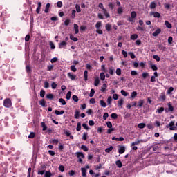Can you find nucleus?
<instances>
[{"label": "nucleus", "mask_w": 177, "mask_h": 177, "mask_svg": "<svg viewBox=\"0 0 177 177\" xmlns=\"http://www.w3.org/2000/svg\"><path fill=\"white\" fill-rule=\"evenodd\" d=\"M74 31L75 34H78L80 32V30L78 29V24H74Z\"/></svg>", "instance_id": "2eb2a0df"}, {"label": "nucleus", "mask_w": 177, "mask_h": 177, "mask_svg": "<svg viewBox=\"0 0 177 177\" xmlns=\"http://www.w3.org/2000/svg\"><path fill=\"white\" fill-rule=\"evenodd\" d=\"M136 96H138V93L136 91H133L131 93V99H135Z\"/></svg>", "instance_id": "58836bf2"}, {"label": "nucleus", "mask_w": 177, "mask_h": 177, "mask_svg": "<svg viewBox=\"0 0 177 177\" xmlns=\"http://www.w3.org/2000/svg\"><path fill=\"white\" fill-rule=\"evenodd\" d=\"M150 16H153V17L160 19L161 17V14H160L158 12H150Z\"/></svg>", "instance_id": "7ed1b4c3"}, {"label": "nucleus", "mask_w": 177, "mask_h": 177, "mask_svg": "<svg viewBox=\"0 0 177 177\" xmlns=\"http://www.w3.org/2000/svg\"><path fill=\"white\" fill-rule=\"evenodd\" d=\"M150 9H156V2L152 1L149 5Z\"/></svg>", "instance_id": "e433bc0d"}, {"label": "nucleus", "mask_w": 177, "mask_h": 177, "mask_svg": "<svg viewBox=\"0 0 177 177\" xmlns=\"http://www.w3.org/2000/svg\"><path fill=\"white\" fill-rule=\"evenodd\" d=\"M52 173L50 171H46L44 177H51Z\"/></svg>", "instance_id": "49530a36"}, {"label": "nucleus", "mask_w": 177, "mask_h": 177, "mask_svg": "<svg viewBox=\"0 0 177 177\" xmlns=\"http://www.w3.org/2000/svg\"><path fill=\"white\" fill-rule=\"evenodd\" d=\"M84 81H88V71L85 70L84 72Z\"/></svg>", "instance_id": "c85d7f7f"}, {"label": "nucleus", "mask_w": 177, "mask_h": 177, "mask_svg": "<svg viewBox=\"0 0 177 177\" xmlns=\"http://www.w3.org/2000/svg\"><path fill=\"white\" fill-rule=\"evenodd\" d=\"M102 12L104 14L105 17L106 19H109V17H110V14H109V12H107V10H106V8H103L102 9Z\"/></svg>", "instance_id": "dca6fc26"}, {"label": "nucleus", "mask_w": 177, "mask_h": 177, "mask_svg": "<svg viewBox=\"0 0 177 177\" xmlns=\"http://www.w3.org/2000/svg\"><path fill=\"white\" fill-rule=\"evenodd\" d=\"M59 49H62L64 48V46H67V42L62 41L61 43H59Z\"/></svg>", "instance_id": "9b49d317"}, {"label": "nucleus", "mask_w": 177, "mask_h": 177, "mask_svg": "<svg viewBox=\"0 0 177 177\" xmlns=\"http://www.w3.org/2000/svg\"><path fill=\"white\" fill-rule=\"evenodd\" d=\"M118 153L119 154H124L125 153V147L119 146Z\"/></svg>", "instance_id": "39448f33"}, {"label": "nucleus", "mask_w": 177, "mask_h": 177, "mask_svg": "<svg viewBox=\"0 0 177 177\" xmlns=\"http://www.w3.org/2000/svg\"><path fill=\"white\" fill-rule=\"evenodd\" d=\"M122 104H124V100L123 99H120L118 102V106L119 107H122Z\"/></svg>", "instance_id": "f704fd0d"}, {"label": "nucleus", "mask_w": 177, "mask_h": 177, "mask_svg": "<svg viewBox=\"0 0 177 177\" xmlns=\"http://www.w3.org/2000/svg\"><path fill=\"white\" fill-rule=\"evenodd\" d=\"M117 12H118V15H122V13H123L124 12L122 7L118 8Z\"/></svg>", "instance_id": "4c0bfd02"}, {"label": "nucleus", "mask_w": 177, "mask_h": 177, "mask_svg": "<svg viewBox=\"0 0 177 177\" xmlns=\"http://www.w3.org/2000/svg\"><path fill=\"white\" fill-rule=\"evenodd\" d=\"M106 31H111V25L110 24H106L105 26Z\"/></svg>", "instance_id": "473e14b6"}, {"label": "nucleus", "mask_w": 177, "mask_h": 177, "mask_svg": "<svg viewBox=\"0 0 177 177\" xmlns=\"http://www.w3.org/2000/svg\"><path fill=\"white\" fill-rule=\"evenodd\" d=\"M145 104V100L140 99L138 101V107H143V104Z\"/></svg>", "instance_id": "4468645a"}, {"label": "nucleus", "mask_w": 177, "mask_h": 177, "mask_svg": "<svg viewBox=\"0 0 177 177\" xmlns=\"http://www.w3.org/2000/svg\"><path fill=\"white\" fill-rule=\"evenodd\" d=\"M114 149V147L113 146H111L109 148H106L105 149V152L106 153H110L111 151H113V149Z\"/></svg>", "instance_id": "c9c22d12"}, {"label": "nucleus", "mask_w": 177, "mask_h": 177, "mask_svg": "<svg viewBox=\"0 0 177 177\" xmlns=\"http://www.w3.org/2000/svg\"><path fill=\"white\" fill-rule=\"evenodd\" d=\"M29 139H34L35 138V133L30 132V135L28 136Z\"/></svg>", "instance_id": "a18cd8bd"}, {"label": "nucleus", "mask_w": 177, "mask_h": 177, "mask_svg": "<svg viewBox=\"0 0 177 177\" xmlns=\"http://www.w3.org/2000/svg\"><path fill=\"white\" fill-rule=\"evenodd\" d=\"M73 100H74L75 102H78V97L77 95H73L72 96Z\"/></svg>", "instance_id": "338daca9"}, {"label": "nucleus", "mask_w": 177, "mask_h": 177, "mask_svg": "<svg viewBox=\"0 0 177 177\" xmlns=\"http://www.w3.org/2000/svg\"><path fill=\"white\" fill-rule=\"evenodd\" d=\"M58 169L60 171V172H64V166L59 165Z\"/></svg>", "instance_id": "680f3d73"}, {"label": "nucleus", "mask_w": 177, "mask_h": 177, "mask_svg": "<svg viewBox=\"0 0 177 177\" xmlns=\"http://www.w3.org/2000/svg\"><path fill=\"white\" fill-rule=\"evenodd\" d=\"M107 84L106 83L103 84L102 87L101 88V92H106V88Z\"/></svg>", "instance_id": "37998d69"}, {"label": "nucleus", "mask_w": 177, "mask_h": 177, "mask_svg": "<svg viewBox=\"0 0 177 177\" xmlns=\"http://www.w3.org/2000/svg\"><path fill=\"white\" fill-rule=\"evenodd\" d=\"M68 77L70 78V80H72V81H74V80L77 78V76L75 75H73L71 73H68Z\"/></svg>", "instance_id": "ddd939ff"}, {"label": "nucleus", "mask_w": 177, "mask_h": 177, "mask_svg": "<svg viewBox=\"0 0 177 177\" xmlns=\"http://www.w3.org/2000/svg\"><path fill=\"white\" fill-rule=\"evenodd\" d=\"M106 124L108 128H113V124L111 123V122L108 121L106 122Z\"/></svg>", "instance_id": "5fc2aeb1"}, {"label": "nucleus", "mask_w": 177, "mask_h": 177, "mask_svg": "<svg viewBox=\"0 0 177 177\" xmlns=\"http://www.w3.org/2000/svg\"><path fill=\"white\" fill-rule=\"evenodd\" d=\"M100 83V79H99V77H95V81H94L95 86H99Z\"/></svg>", "instance_id": "f8f14e48"}, {"label": "nucleus", "mask_w": 177, "mask_h": 177, "mask_svg": "<svg viewBox=\"0 0 177 177\" xmlns=\"http://www.w3.org/2000/svg\"><path fill=\"white\" fill-rule=\"evenodd\" d=\"M3 106L6 109H10V107H12V100L10 98H6L3 101Z\"/></svg>", "instance_id": "f03ea898"}, {"label": "nucleus", "mask_w": 177, "mask_h": 177, "mask_svg": "<svg viewBox=\"0 0 177 177\" xmlns=\"http://www.w3.org/2000/svg\"><path fill=\"white\" fill-rule=\"evenodd\" d=\"M50 8V3H48L46 5V8H45V10H44L45 13H48Z\"/></svg>", "instance_id": "6ab92c4d"}, {"label": "nucleus", "mask_w": 177, "mask_h": 177, "mask_svg": "<svg viewBox=\"0 0 177 177\" xmlns=\"http://www.w3.org/2000/svg\"><path fill=\"white\" fill-rule=\"evenodd\" d=\"M39 104L40 106H41L42 107H45L46 102H45L44 99H42L39 101Z\"/></svg>", "instance_id": "bb28decb"}, {"label": "nucleus", "mask_w": 177, "mask_h": 177, "mask_svg": "<svg viewBox=\"0 0 177 177\" xmlns=\"http://www.w3.org/2000/svg\"><path fill=\"white\" fill-rule=\"evenodd\" d=\"M113 101V98L111 96H109L107 98V103L109 105L111 104V102Z\"/></svg>", "instance_id": "6e6d98bb"}, {"label": "nucleus", "mask_w": 177, "mask_h": 177, "mask_svg": "<svg viewBox=\"0 0 177 177\" xmlns=\"http://www.w3.org/2000/svg\"><path fill=\"white\" fill-rule=\"evenodd\" d=\"M81 171H82V176L86 177V169L82 167Z\"/></svg>", "instance_id": "f3484780"}, {"label": "nucleus", "mask_w": 177, "mask_h": 177, "mask_svg": "<svg viewBox=\"0 0 177 177\" xmlns=\"http://www.w3.org/2000/svg\"><path fill=\"white\" fill-rule=\"evenodd\" d=\"M55 114H56V115H62L64 114V111H59L58 110H55Z\"/></svg>", "instance_id": "a878e982"}, {"label": "nucleus", "mask_w": 177, "mask_h": 177, "mask_svg": "<svg viewBox=\"0 0 177 177\" xmlns=\"http://www.w3.org/2000/svg\"><path fill=\"white\" fill-rule=\"evenodd\" d=\"M80 149L83 150V151H88V150H89V148H88V147H86V145H82Z\"/></svg>", "instance_id": "4be33fe9"}, {"label": "nucleus", "mask_w": 177, "mask_h": 177, "mask_svg": "<svg viewBox=\"0 0 177 177\" xmlns=\"http://www.w3.org/2000/svg\"><path fill=\"white\" fill-rule=\"evenodd\" d=\"M145 142L144 140H136V141L131 142V147L136 146L139 145V143H143Z\"/></svg>", "instance_id": "20e7f679"}, {"label": "nucleus", "mask_w": 177, "mask_h": 177, "mask_svg": "<svg viewBox=\"0 0 177 177\" xmlns=\"http://www.w3.org/2000/svg\"><path fill=\"white\" fill-rule=\"evenodd\" d=\"M111 117L113 120H117V118H118V115H117V113H111Z\"/></svg>", "instance_id": "c03bdc74"}, {"label": "nucleus", "mask_w": 177, "mask_h": 177, "mask_svg": "<svg viewBox=\"0 0 177 177\" xmlns=\"http://www.w3.org/2000/svg\"><path fill=\"white\" fill-rule=\"evenodd\" d=\"M130 39H131V41H135V39H138V35L137 34L131 35L130 37Z\"/></svg>", "instance_id": "b1692460"}, {"label": "nucleus", "mask_w": 177, "mask_h": 177, "mask_svg": "<svg viewBox=\"0 0 177 177\" xmlns=\"http://www.w3.org/2000/svg\"><path fill=\"white\" fill-rule=\"evenodd\" d=\"M66 98L67 100H70L71 99V91H68L66 94Z\"/></svg>", "instance_id": "de8ad7c7"}, {"label": "nucleus", "mask_w": 177, "mask_h": 177, "mask_svg": "<svg viewBox=\"0 0 177 177\" xmlns=\"http://www.w3.org/2000/svg\"><path fill=\"white\" fill-rule=\"evenodd\" d=\"M75 9L77 13H80L81 12V8H80V4L75 5Z\"/></svg>", "instance_id": "4d7b16f0"}, {"label": "nucleus", "mask_w": 177, "mask_h": 177, "mask_svg": "<svg viewBox=\"0 0 177 177\" xmlns=\"http://www.w3.org/2000/svg\"><path fill=\"white\" fill-rule=\"evenodd\" d=\"M76 131L77 132H80V131H81V122H77V127H76Z\"/></svg>", "instance_id": "79ce46f5"}, {"label": "nucleus", "mask_w": 177, "mask_h": 177, "mask_svg": "<svg viewBox=\"0 0 177 177\" xmlns=\"http://www.w3.org/2000/svg\"><path fill=\"white\" fill-rule=\"evenodd\" d=\"M120 93H121V95H122V96H125V97H127L129 95V93L128 92L125 91L124 90H121Z\"/></svg>", "instance_id": "2f4dec72"}, {"label": "nucleus", "mask_w": 177, "mask_h": 177, "mask_svg": "<svg viewBox=\"0 0 177 177\" xmlns=\"http://www.w3.org/2000/svg\"><path fill=\"white\" fill-rule=\"evenodd\" d=\"M51 88L52 89H56V88H57V84H56L55 82H53L51 84Z\"/></svg>", "instance_id": "bf43d9fd"}, {"label": "nucleus", "mask_w": 177, "mask_h": 177, "mask_svg": "<svg viewBox=\"0 0 177 177\" xmlns=\"http://www.w3.org/2000/svg\"><path fill=\"white\" fill-rule=\"evenodd\" d=\"M161 34V29L157 28L156 30L152 33L153 37H158V35Z\"/></svg>", "instance_id": "0eeeda50"}, {"label": "nucleus", "mask_w": 177, "mask_h": 177, "mask_svg": "<svg viewBox=\"0 0 177 177\" xmlns=\"http://www.w3.org/2000/svg\"><path fill=\"white\" fill-rule=\"evenodd\" d=\"M41 128H43L42 131H46V129H48V126H46V124L44 122L41 123Z\"/></svg>", "instance_id": "a211bd4d"}, {"label": "nucleus", "mask_w": 177, "mask_h": 177, "mask_svg": "<svg viewBox=\"0 0 177 177\" xmlns=\"http://www.w3.org/2000/svg\"><path fill=\"white\" fill-rule=\"evenodd\" d=\"M115 164H116L118 168H122V162H121V160H117L115 162Z\"/></svg>", "instance_id": "aec40b11"}, {"label": "nucleus", "mask_w": 177, "mask_h": 177, "mask_svg": "<svg viewBox=\"0 0 177 177\" xmlns=\"http://www.w3.org/2000/svg\"><path fill=\"white\" fill-rule=\"evenodd\" d=\"M164 110H165L164 107L158 108L156 110V113H158V114H161V113H162L164 111Z\"/></svg>", "instance_id": "a19ab883"}, {"label": "nucleus", "mask_w": 177, "mask_h": 177, "mask_svg": "<svg viewBox=\"0 0 177 177\" xmlns=\"http://www.w3.org/2000/svg\"><path fill=\"white\" fill-rule=\"evenodd\" d=\"M153 58L156 60V62H160V57L157 55L153 56Z\"/></svg>", "instance_id": "0e129e2a"}, {"label": "nucleus", "mask_w": 177, "mask_h": 177, "mask_svg": "<svg viewBox=\"0 0 177 177\" xmlns=\"http://www.w3.org/2000/svg\"><path fill=\"white\" fill-rule=\"evenodd\" d=\"M100 104L101 107H106L107 106V104H106V102H104V100H100Z\"/></svg>", "instance_id": "5701e85b"}, {"label": "nucleus", "mask_w": 177, "mask_h": 177, "mask_svg": "<svg viewBox=\"0 0 177 177\" xmlns=\"http://www.w3.org/2000/svg\"><path fill=\"white\" fill-rule=\"evenodd\" d=\"M75 154L77 158H85V155L82 152H76Z\"/></svg>", "instance_id": "423d86ee"}, {"label": "nucleus", "mask_w": 177, "mask_h": 177, "mask_svg": "<svg viewBox=\"0 0 177 177\" xmlns=\"http://www.w3.org/2000/svg\"><path fill=\"white\" fill-rule=\"evenodd\" d=\"M93 95H95V89L92 88L90 91L89 97H93Z\"/></svg>", "instance_id": "603ef678"}, {"label": "nucleus", "mask_w": 177, "mask_h": 177, "mask_svg": "<svg viewBox=\"0 0 177 177\" xmlns=\"http://www.w3.org/2000/svg\"><path fill=\"white\" fill-rule=\"evenodd\" d=\"M136 16H138L136 12L132 11L131 12V17H128L127 18L128 21H129L130 23H134L135 19H136Z\"/></svg>", "instance_id": "f257e3e1"}, {"label": "nucleus", "mask_w": 177, "mask_h": 177, "mask_svg": "<svg viewBox=\"0 0 177 177\" xmlns=\"http://www.w3.org/2000/svg\"><path fill=\"white\" fill-rule=\"evenodd\" d=\"M70 39L71 41H73V42H77L78 41V38L74 37V35H70Z\"/></svg>", "instance_id": "393cba45"}, {"label": "nucleus", "mask_w": 177, "mask_h": 177, "mask_svg": "<svg viewBox=\"0 0 177 177\" xmlns=\"http://www.w3.org/2000/svg\"><path fill=\"white\" fill-rule=\"evenodd\" d=\"M149 66L153 71H157V70H158L157 65L153 64V63H151V62L149 63Z\"/></svg>", "instance_id": "1a4fd4ad"}, {"label": "nucleus", "mask_w": 177, "mask_h": 177, "mask_svg": "<svg viewBox=\"0 0 177 177\" xmlns=\"http://www.w3.org/2000/svg\"><path fill=\"white\" fill-rule=\"evenodd\" d=\"M157 47L158 48V49L160 50H162V52H165V50H167V47H165L161 44H158Z\"/></svg>", "instance_id": "6e6552de"}, {"label": "nucleus", "mask_w": 177, "mask_h": 177, "mask_svg": "<svg viewBox=\"0 0 177 177\" xmlns=\"http://www.w3.org/2000/svg\"><path fill=\"white\" fill-rule=\"evenodd\" d=\"M46 98L50 99V100H52V99H53V94H47Z\"/></svg>", "instance_id": "e2e57ef3"}, {"label": "nucleus", "mask_w": 177, "mask_h": 177, "mask_svg": "<svg viewBox=\"0 0 177 177\" xmlns=\"http://www.w3.org/2000/svg\"><path fill=\"white\" fill-rule=\"evenodd\" d=\"M71 71H73V73H75V71H77V68H75V65L71 66Z\"/></svg>", "instance_id": "052dcab7"}, {"label": "nucleus", "mask_w": 177, "mask_h": 177, "mask_svg": "<svg viewBox=\"0 0 177 177\" xmlns=\"http://www.w3.org/2000/svg\"><path fill=\"white\" fill-rule=\"evenodd\" d=\"M45 90H41L40 91V97H45Z\"/></svg>", "instance_id": "13d9d810"}, {"label": "nucleus", "mask_w": 177, "mask_h": 177, "mask_svg": "<svg viewBox=\"0 0 177 177\" xmlns=\"http://www.w3.org/2000/svg\"><path fill=\"white\" fill-rule=\"evenodd\" d=\"M137 31H145L146 28L142 27V26H137L136 27Z\"/></svg>", "instance_id": "09e8293b"}, {"label": "nucleus", "mask_w": 177, "mask_h": 177, "mask_svg": "<svg viewBox=\"0 0 177 177\" xmlns=\"http://www.w3.org/2000/svg\"><path fill=\"white\" fill-rule=\"evenodd\" d=\"M172 92H174V87H170L167 90V95H171V93H172Z\"/></svg>", "instance_id": "3c124183"}, {"label": "nucleus", "mask_w": 177, "mask_h": 177, "mask_svg": "<svg viewBox=\"0 0 177 177\" xmlns=\"http://www.w3.org/2000/svg\"><path fill=\"white\" fill-rule=\"evenodd\" d=\"M100 80L101 81H104L106 80V75H104V73H101L100 74Z\"/></svg>", "instance_id": "c756f323"}, {"label": "nucleus", "mask_w": 177, "mask_h": 177, "mask_svg": "<svg viewBox=\"0 0 177 177\" xmlns=\"http://www.w3.org/2000/svg\"><path fill=\"white\" fill-rule=\"evenodd\" d=\"M165 25L167 28H172V24H171V23H169L168 21H165Z\"/></svg>", "instance_id": "412c9836"}, {"label": "nucleus", "mask_w": 177, "mask_h": 177, "mask_svg": "<svg viewBox=\"0 0 177 177\" xmlns=\"http://www.w3.org/2000/svg\"><path fill=\"white\" fill-rule=\"evenodd\" d=\"M74 117L76 120H78L80 118V111H75Z\"/></svg>", "instance_id": "ea45409f"}, {"label": "nucleus", "mask_w": 177, "mask_h": 177, "mask_svg": "<svg viewBox=\"0 0 177 177\" xmlns=\"http://www.w3.org/2000/svg\"><path fill=\"white\" fill-rule=\"evenodd\" d=\"M165 99H167V97L165 95V94H161L160 95V100L164 102V100H165Z\"/></svg>", "instance_id": "69168bd1"}, {"label": "nucleus", "mask_w": 177, "mask_h": 177, "mask_svg": "<svg viewBox=\"0 0 177 177\" xmlns=\"http://www.w3.org/2000/svg\"><path fill=\"white\" fill-rule=\"evenodd\" d=\"M112 140H115L116 142H124V137H113Z\"/></svg>", "instance_id": "9d476101"}, {"label": "nucleus", "mask_w": 177, "mask_h": 177, "mask_svg": "<svg viewBox=\"0 0 177 177\" xmlns=\"http://www.w3.org/2000/svg\"><path fill=\"white\" fill-rule=\"evenodd\" d=\"M75 13H76L75 10H73L71 15V19H75Z\"/></svg>", "instance_id": "864d4df0"}, {"label": "nucleus", "mask_w": 177, "mask_h": 177, "mask_svg": "<svg viewBox=\"0 0 177 177\" xmlns=\"http://www.w3.org/2000/svg\"><path fill=\"white\" fill-rule=\"evenodd\" d=\"M167 106H168L169 111H174V106H172V104H171V102H169L167 104Z\"/></svg>", "instance_id": "7c9ffc66"}, {"label": "nucleus", "mask_w": 177, "mask_h": 177, "mask_svg": "<svg viewBox=\"0 0 177 177\" xmlns=\"http://www.w3.org/2000/svg\"><path fill=\"white\" fill-rule=\"evenodd\" d=\"M101 27H102V22L101 21L97 22L95 24V28H97V30H100Z\"/></svg>", "instance_id": "cd10ccee"}, {"label": "nucleus", "mask_w": 177, "mask_h": 177, "mask_svg": "<svg viewBox=\"0 0 177 177\" xmlns=\"http://www.w3.org/2000/svg\"><path fill=\"white\" fill-rule=\"evenodd\" d=\"M145 127H146V124L145 123L138 124V128H140V129H143V128H145Z\"/></svg>", "instance_id": "8fccbe9b"}, {"label": "nucleus", "mask_w": 177, "mask_h": 177, "mask_svg": "<svg viewBox=\"0 0 177 177\" xmlns=\"http://www.w3.org/2000/svg\"><path fill=\"white\" fill-rule=\"evenodd\" d=\"M115 73H116L117 75H121V68H118L116 69V72Z\"/></svg>", "instance_id": "774afa93"}, {"label": "nucleus", "mask_w": 177, "mask_h": 177, "mask_svg": "<svg viewBox=\"0 0 177 177\" xmlns=\"http://www.w3.org/2000/svg\"><path fill=\"white\" fill-rule=\"evenodd\" d=\"M59 102L61 103L62 104V106H66V100H64V99H63V98H59Z\"/></svg>", "instance_id": "72a5a7b5"}]
</instances>
